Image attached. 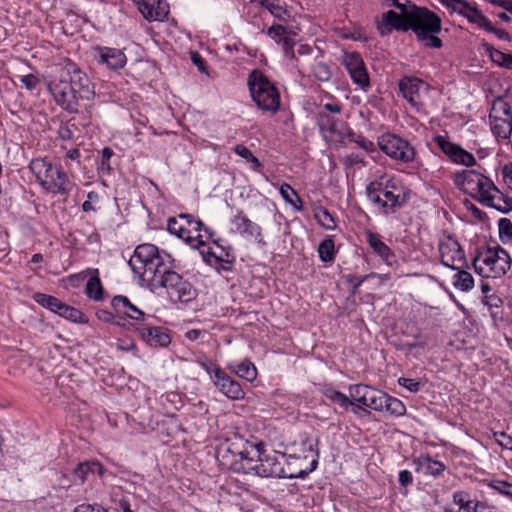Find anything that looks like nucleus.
Listing matches in <instances>:
<instances>
[{"label":"nucleus","mask_w":512,"mask_h":512,"mask_svg":"<svg viewBox=\"0 0 512 512\" xmlns=\"http://www.w3.org/2000/svg\"><path fill=\"white\" fill-rule=\"evenodd\" d=\"M129 265L139 277L140 285L152 292L165 288L170 298L179 302H189L196 296L191 283L174 271V258L153 244L138 245Z\"/></svg>","instance_id":"1"},{"label":"nucleus","mask_w":512,"mask_h":512,"mask_svg":"<svg viewBox=\"0 0 512 512\" xmlns=\"http://www.w3.org/2000/svg\"><path fill=\"white\" fill-rule=\"evenodd\" d=\"M406 18L398 17V14L389 10L383 13L381 22L377 23V30L380 35L389 34L393 29L407 32L412 30L419 42L424 43L426 47L441 48L442 40L437 34L442 29L441 18L426 7L417 5L410 6V10L405 12Z\"/></svg>","instance_id":"2"},{"label":"nucleus","mask_w":512,"mask_h":512,"mask_svg":"<svg viewBox=\"0 0 512 512\" xmlns=\"http://www.w3.org/2000/svg\"><path fill=\"white\" fill-rule=\"evenodd\" d=\"M366 194L371 202L392 212L403 206L409 196L407 189L396 178H382L370 182L366 187Z\"/></svg>","instance_id":"3"},{"label":"nucleus","mask_w":512,"mask_h":512,"mask_svg":"<svg viewBox=\"0 0 512 512\" xmlns=\"http://www.w3.org/2000/svg\"><path fill=\"white\" fill-rule=\"evenodd\" d=\"M31 172L43 189L54 195L67 196L74 187L62 169L43 158H35L29 164Z\"/></svg>","instance_id":"4"},{"label":"nucleus","mask_w":512,"mask_h":512,"mask_svg":"<svg viewBox=\"0 0 512 512\" xmlns=\"http://www.w3.org/2000/svg\"><path fill=\"white\" fill-rule=\"evenodd\" d=\"M512 259L500 245L487 246L477 250L473 259V267L477 274L484 278H501L511 268Z\"/></svg>","instance_id":"5"},{"label":"nucleus","mask_w":512,"mask_h":512,"mask_svg":"<svg viewBox=\"0 0 512 512\" xmlns=\"http://www.w3.org/2000/svg\"><path fill=\"white\" fill-rule=\"evenodd\" d=\"M247 85L257 107L264 112L276 114L281 107L280 93L276 85L261 71L253 70Z\"/></svg>","instance_id":"6"},{"label":"nucleus","mask_w":512,"mask_h":512,"mask_svg":"<svg viewBox=\"0 0 512 512\" xmlns=\"http://www.w3.org/2000/svg\"><path fill=\"white\" fill-rule=\"evenodd\" d=\"M285 455L277 454H265L261 455L260 463H258L257 475L259 477H277V478H304L308 473L312 472L317 466V460L311 462V468L309 470L300 469L299 472H288L284 466Z\"/></svg>","instance_id":"7"},{"label":"nucleus","mask_w":512,"mask_h":512,"mask_svg":"<svg viewBox=\"0 0 512 512\" xmlns=\"http://www.w3.org/2000/svg\"><path fill=\"white\" fill-rule=\"evenodd\" d=\"M378 146L383 153L396 161L409 163L414 160V147L395 134L386 133L380 136Z\"/></svg>","instance_id":"8"},{"label":"nucleus","mask_w":512,"mask_h":512,"mask_svg":"<svg viewBox=\"0 0 512 512\" xmlns=\"http://www.w3.org/2000/svg\"><path fill=\"white\" fill-rule=\"evenodd\" d=\"M47 88L52 95L55 103L63 110L69 113L78 112V97L77 93L71 87L68 81L61 76L58 71V77L50 80Z\"/></svg>","instance_id":"9"},{"label":"nucleus","mask_w":512,"mask_h":512,"mask_svg":"<svg viewBox=\"0 0 512 512\" xmlns=\"http://www.w3.org/2000/svg\"><path fill=\"white\" fill-rule=\"evenodd\" d=\"M59 66L61 76L71 84L73 90L79 94L81 98H88L89 95L93 93L89 77L76 63L66 58Z\"/></svg>","instance_id":"10"},{"label":"nucleus","mask_w":512,"mask_h":512,"mask_svg":"<svg viewBox=\"0 0 512 512\" xmlns=\"http://www.w3.org/2000/svg\"><path fill=\"white\" fill-rule=\"evenodd\" d=\"M454 183L463 192L478 201L491 185L492 180L475 170H463L461 173L455 174Z\"/></svg>","instance_id":"11"},{"label":"nucleus","mask_w":512,"mask_h":512,"mask_svg":"<svg viewBox=\"0 0 512 512\" xmlns=\"http://www.w3.org/2000/svg\"><path fill=\"white\" fill-rule=\"evenodd\" d=\"M264 444L262 442L245 445V450L237 459H232L229 468L236 473L257 475L258 463L263 455Z\"/></svg>","instance_id":"12"},{"label":"nucleus","mask_w":512,"mask_h":512,"mask_svg":"<svg viewBox=\"0 0 512 512\" xmlns=\"http://www.w3.org/2000/svg\"><path fill=\"white\" fill-rule=\"evenodd\" d=\"M385 392L364 384H357L350 388L352 402L358 408H370L382 412V400Z\"/></svg>","instance_id":"13"},{"label":"nucleus","mask_w":512,"mask_h":512,"mask_svg":"<svg viewBox=\"0 0 512 512\" xmlns=\"http://www.w3.org/2000/svg\"><path fill=\"white\" fill-rule=\"evenodd\" d=\"M341 62L353 83L361 89L367 90L370 86V79L361 55L358 52H345Z\"/></svg>","instance_id":"14"},{"label":"nucleus","mask_w":512,"mask_h":512,"mask_svg":"<svg viewBox=\"0 0 512 512\" xmlns=\"http://www.w3.org/2000/svg\"><path fill=\"white\" fill-rule=\"evenodd\" d=\"M204 260L211 266H214L218 272H229L232 270L235 255L230 246H223L218 241L213 243L203 254Z\"/></svg>","instance_id":"15"},{"label":"nucleus","mask_w":512,"mask_h":512,"mask_svg":"<svg viewBox=\"0 0 512 512\" xmlns=\"http://www.w3.org/2000/svg\"><path fill=\"white\" fill-rule=\"evenodd\" d=\"M91 53L98 65L109 70L122 69L127 63V57L121 49L97 45L91 48Z\"/></svg>","instance_id":"16"},{"label":"nucleus","mask_w":512,"mask_h":512,"mask_svg":"<svg viewBox=\"0 0 512 512\" xmlns=\"http://www.w3.org/2000/svg\"><path fill=\"white\" fill-rule=\"evenodd\" d=\"M439 253L441 264L451 268L458 269V264L465 263V253L457 240L448 236L439 243Z\"/></svg>","instance_id":"17"},{"label":"nucleus","mask_w":512,"mask_h":512,"mask_svg":"<svg viewBox=\"0 0 512 512\" xmlns=\"http://www.w3.org/2000/svg\"><path fill=\"white\" fill-rule=\"evenodd\" d=\"M213 384L229 399L244 398L245 393L240 383L229 376L220 366L213 367Z\"/></svg>","instance_id":"18"},{"label":"nucleus","mask_w":512,"mask_h":512,"mask_svg":"<svg viewBox=\"0 0 512 512\" xmlns=\"http://www.w3.org/2000/svg\"><path fill=\"white\" fill-rule=\"evenodd\" d=\"M434 142L453 162L465 166H473L476 163V160L471 153L467 152L459 145L450 142L444 136H436L434 138Z\"/></svg>","instance_id":"19"},{"label":"nucleus","mask_w":512,"mask_h":512,"mask_svg":"<svg viewBox=\"0 0 512 512\" xmlns=\"http://www.w3.org/2000/svg\"><path fill=\"white\" fill-rule=\"evenodd\" d=\"M478 201L504 214L512 211V198L501 192L493 182Z\"/></svg>","instance_id":"20"},{"label":"nucleus","mask_w":512,"mask_h":512,"mask_svg":"<svg viewBox=\"0 0 512 512\" xmlns=\"http://www.w3.org/2000/svg\"><path fill=\"white\" fill-rule=\"evenodd\" d=\"M134 327L141 339L151 347H167L171 343L168 330L163 327L152 325H135Z\"/></svg>","instance_id":"21"},{"label":"nucleus","mask_w":512,"mask_h":512,"mask_svg":"<svg viewBox=\"0 0 512 512\" xmlns=\"http://www.w3.org/2000/svg\"><path fill=\"white\" fill-rule=\"evenodd\" d=\"M231 223L237 233L247 239H254L258 243H263L261 227L250 220L242 210L237 209L231 219Z\"/></svg>","instance_id":"22"},{"label":"nucleus","mask_w":512,"mask_h":512,"mask_svg":"<svg viewBox=\"0 0 512 512\" xmlns=\"http://www.w3.org/2000/svg\"><path fill=\"white\" fill-rule=\"evenodd\" d=\"M421 89L426 90L425 83L417 77H403L399 81V90L402 96L413 106L419 107L421 104L420 93Z\"/></svg>","instance_id":"23"},{"label":"nucleus","mask_w":512,"mask_h":512,"mask_svg":"<svg viewBox=\"0 0 512 512\" xmlns=\"http://www.w3.org/2000/svg\"><path fill=\"white\" fill-rule=\"evenodd\" d=\"M138 9L148 21H162L169 13L165 0H139Z\"/></svg>","instance_id":"24"},{"label":"nucleus","mask_w":512,"mask_h":512,"mask_svg":"<svg viewBox=\"0 0 512 512\" xmlns=\"http://www.w3.org/2000/svg\"><path fill=\"white\" fill-rule=\"evenodd\" d=\"M111 306L117 313H122L132 320L143 321L146 318V314L132 304L126 296H114L111 300Z\"/></svg>","instance_id":"25"},{"label":"nucleus","mask_w":512,"mask_h":512,"mask_svg":"<svg viewBox=\"0 0 512 512\" xmlns=\"http://www.w3.org/2000/svg\"><path fill=\"white\" fill-rule=\"evenodd\" d=\"M366 240L373 250L386 264L392 265L395 259V254L391 249L381 240L379 234L367 231Z\"/></svg>","instance_id":"26"},{"label":"nucleus","mask_w":512,"mask_h":512,"mask_svg":"<svg viewBox=\"0 0 512 512\" xmlns=\"http://www.w3.org/2000/svg\"><path fill=\"white\" fill-rule=\"evenodd\" d=\"M316 119L317 125L322 133L329 132L335 136H338L345 123L323 111L317 113Z\"/></svg>","instance_id":"27"},{"label":"nucleus","mask_w":512,"mask_h":512,"mask_svg":"<svg viewBox=\"0 0 512 512\" xmlns=\"http://www.w3.org/2000/svg\"><path fill=\"white\" fill-rule=\"evenodd\" d=\"M455 12L467 18L469 22L477 24L480 28L488 25L489 19L475 5H471L466 0L463 1L461 8H457Z\"/></svg>","instance_id":"28"},{"label":"nucleus","mask_w":512,"mask_h":512,"mask_svg":"<svg viewBox=\"0 0 512 512\" xmlns=\"http://www.w3.org/2000/svg\"><path fill=\"white\" fill-rule=\"evenodd\" d=\"M250 441L243 440L239 435L234 434L233 437L228 438L226 443L221 446L219 453H222V457L226 458L230 454L233 459L239 458V456L245 450V445L249 444Z\"/></svg>","instance_id":"29"},{"label":"nucleus","mask_w":512,"mask_h":512,"mask_svg":"<svg viewBox=\"0 0 512 512\" xmlns=\"http://www.w3.org/2000/svg\"><path fill=\"white\" fill-rule=\"evenodd\" d=\"M73 474L81 483H84L90 478V475L98 474L99 476H102L103 467L98 461H85L83 463H79L74 468Z\"/></svg>","instance_id":"30"},{"label":"nucleus","mask_w":512,"mask_h":512,"mask_svg":"<svg viewBox=\"0 0 512 512\" xmlns=\"http://www.w3.org/2000/svg\"><path fill=\"white\" fill-rule=\"evenodd\" d=\"M500 118L512 120L511 105L505 97L499 96L494 99L489 113V119L499 121Z\"/></svg>","instance_id":"31"},{"label":"nucleus","mask_w":512,"mask_h":512,"mask_svg":"<svg viewBox=\"0 0 512 512\" xmlns=\"http://www.w3.org/2000/svg\"><path fill=\"white\" fill-rule=\"evenodd\" d=\"M229 369L238 377L243 378L248 382L254 381L257 377V369L249 360L231 363L229 365Z\"/></svg>","instance_id":"32"},{"label":"nucleus","mask_w":512,"mask_h":512,"mask_svg":"<svg viewBox=\"0 0 512 512\" xmlns=\"http://www.w3.org/2000/svg\"><path fill=\"white\" fill-rule=\"evenodd\" d=\"M418 467L425 474L437 477L441 475L445 471V465L438 461L432 459L430 456H422L418 458Z\"/></svg>","instance_id":"33"},{"label":"nucleus","mask_w":512,"mask_h":512,"mask_svg":"<svg viewBox=\"0 0 512 512\" xmlns=\"http://www.w3.org/2000/svg\"><path fill=\"white\" fill-rule=\"evenodd\" d=\"M252 2L259 3L262 7L266 8L275 18L281 21H286L290 15L284 3L280 0H251Z\"/></svg>","instance_id":"34"},{"label":"nucleus","mask_w":512,"mask_h":512,"mask_svg":"<svg viewBox=\"0 0 512 512\" xmlns=\"http://www.w3.org/2000/svg\"><path fill=\"white\" fill-rule=\"evenodd\" d=\"M383 411L393 416L400 417L406 413V407L402 401L385 393L384 399L382 400V412Z\"/></svg>","instance_id":"35"},{"label":"nucleus","mask_w":512,"mask_h":512,"mask_svg":"<svg viewBox=\"0 0 512 512\" xmlns=\"http://www.w3.org/2000/svg\"><path fill=\"white\" fill-rule=\"evenodd\" d=\"M491 131L498 139H509L512 134V120L500 118L499 121L489 119Z\"/></svg>","instance_id":"36"},{"label":"nucleus","mask_w":512,"mask_h":512,"mask_svg":"<svg viewBox=\"0 0 512 512\" xmlns=\"http://www.w3.org/2000/svg\"><path fill=\"white\" fill-rule=\"evenodd\" d=\"M462 265L458 266L457 273L453 276V286L461 291L467 292L474 287L473 276L461 269Z\"/></svg>","instance_id":"37"},{"label":"nucleus","mask_w":512,"mask_h":512,"mask_svg":"<svg viewBox=\"0 0 512 512\" xmlns=\"http://www.w3.org/2000/svg\"><path fill=\"white\" fill-rule=\"evenodd\" d=\"M59 316L75 323H86V315L77 308L61 303L57 313Z\"/></svg>","instance_id":"38"},{"label":"nucleus","mask_w":512,"mask_h":512,"mask_svg":"<svg viewBox=\"0 0 512 512\" xmlns=\"http://www.w3.org/2000/svg\"><path fill=\"white\" fill-rule=\"evenodd\" d=\"M33 300L41 305L42 307L50 310L53 313H57L62 301L55 296L48 295L41 292H36L32 295Z\"/></svg>","instance_id":"39"},{"label":"nucleus","mask_w":512,"mask_h":512,"mask_svg":"<svg viewBox=\"0 0 512 512\" xmlns=\"http://www.w3.org/2000/svg\"><path fill=\"white\" fill-rule=\"evenodd\" d=\"M322 394L329 400L337 403L340 407L347 409L349 405L353 404L352 401L342 392L334 389L333 387L326 386L321 389Z\"/></svg>","instance_id":"40"},{"label":"nucleus","mask_w":512,"mask_h":512,"mask_svg":"<svg viewBox=\"0 0 512 512\" xmlns=\"http://www.w3.org/2000/svg\"><path fill=\"white\" fill-rule=\"evenodd\" d=\"M280 194L287 203L294 207V209L297 211L302 210V200L289 184L284 183L281 185Z\"/></svg>","instance_id":"41"},{"label":"nucleus","mask_w":512,"mask_h":512,"mask_svg":"<svg viewBox=\"0 0 512 512\" xmlns=\"http://www.w3.org/2000/svg\"><path fill=\"white\" fill-rule=\"evenodd\" d=\"M486 51L489 53L491 60L501 67L512 69V54L505 53L492 46H487Z\"/></svg>","instance_id":"42"},{"label":"nucleus","mask_w":512,"mask_h":512,"mask_svg":"<svg viewBox=\"0 0 512 512\" xmlns=\"http://www.w3.org/2000/svg\"><path fill=\"white\" fill-rule=\"evenodd\" d=\"M315 219L317 222L327 230H334L336 228V222L331 213L323 207H319L315 210Z\"/></svg>","instance_id":"43"},{"label":"nucleus","mask_w":512,"mask_h":512,"mask_svg":"<svg viewBox=\"0 0 512 512\" xmlns=\"http://www.w3.org/2000/svg\"><path fill=\"white\" fill-rule=\"evenodd\" d=\"M319 257L323 262H331L335 257V244L331 238L320 242L318 247Z\"/></svg>","instance_id":"44"},{"label":"nucleus","mask_w":512,"mask_h":512,"mask_svg":"<svg viewBox=\"0 0 512 512\" xmlns=\"http://www.w3.org/2000/svg\"><path fill=\"white\" fill-rule=\"evenodd\" d=\"M178 238L184 240L186 243L193 247L203 245L204 242L200 239L201 234L193 235L188 224H183L179 232L175 235Z\"/></svg>","instance_id":"45"},{"label":"nucleus","mask_w":512,"mask_h":512,"mask_svg":"<svg viewBox=\"0 0 512 512\" xmlns=\"http://www.w3.org/2000/svg\"><path fill=\"white\" fill-rule=\"evenodd\" d=\"M85 291L87 296L91 299L96 301L102 299L103 287L100 279L98 277H91L86 284Z\"/></svg>","instance_id":"46"},{"label":"nucleus","mask_w":512,"mask_h":512,"mask_svg":"<svg viewBox=\"0 0 512 512\" xmlns=\"http://www.w3.org/2000/svg\"><path fill=\"white\" fill-rule=\"evenodd\" d=\"M313 76L321 82H328L332 77L330 66L324 62H317L312 68Z\"/></svg>","instance_id":"47"},{"label":"nucleus","mask_w":512,"mask_h":512,"mask_svg":"<svg viewBox=\"0 0 512 512\" xmlns=\"http://www.w3.org/2000/svg\"><path fill=\"white\" fill-rule=\"evenodd\" d=\"M499 237L503 243L512 240V221L508 218H501L498 221Z\"/></svg>","instance_id":"48"},{"label":"nucleus","mask_w":512,"mask_h":512,"mask_svg":"<svg viewBox=\"0 0 512 512\" xmlns=\"http://www.w3.org/2000/svg\"><path fill=\"white\" fill-rule=\"evenodd\" d=\"M233 151L240 156L241 158L245 159L248 162H251L254 165L255 169H258L261 167V163L258 160L257 157L253 155V153L244 145H236L233 147Z\"/></svg>","instance_id":"49"},{"label":"nucleus","mask_w":512,"mask_h":512,"mask_svg":"<svg viewBox=\"0 0 512 512\" xmlns=\"http://www.w3.org/2000/svg\"><path fill=\"white\" fill-rule=\"evenodd\" d=\"M183 224H188V214H180L177 218H169L167 222V229L169 233L176 235Z\"/></svg>","instance_id":"50"},{"label":"nucleus","mask_w":512,"mask_h":512,"mask_svg":"<svg viewBox=\"0 0 512 512\" xmlns=\"http://www.w3.org/2000/svg\"><path fill=\"white\" fill-rule=\"evenodd\" d=\"M490 486L499 493L508 496L512 499V483L504 480H493Z\"/></svg>","instance_id":"51"},{"label":"nucleus","mask_w":512,"mask_h":512,"mask_svg":"<svg viewBox=\"0 0 512 512\" xmlns=\"http://www.w3.org/2000/svg\"><path fill=\"white\" fill-rule=\"evenodd\" d=\"M99 202V194L95 191H90L87 194V200L82 204V210L84 212H95L97 211L96 204Z\"/></svg>","instance_id":"52"},{"label":"nucleus","mask_w":512,"mask_h":512,"mask_svg":"<svg viewBox=\"0 0 512 512\" xmlns=\"http://www.w3.org/2000/svg\"><path fill=\"white\" fill-rule=\"evenodd\" d=\"M398 384L412 393L418 392L421 388V383L419 381L406 377H400L398 379Z\"/></svg>","instance_id":"53"},{"label":"nucleus","mask_w":512,"mask_h":512,"mask_svg":"<svg viewBox=\"0 0 512 512\" xmlns=\"http://www.w3.org/2000/svg\"><path fill=\"white\" fill-rule=\"evenodd\" d=\"M267 34L277 43L280 44L279 39L284 38L287 35L286 28L280 24L272 25Z\"/></svg>","instance_id":"54"},{"label":"nucleus","mask_w":512,"mask_h":512,"mask_svg":"<svg viewBox=\"0 0 512 512\" xmlns=\"http://www.w3.org/2000/svg\"><path fill=\"white\" fill-rule=\"evenodd\" d=\"M483 29L489 33L494 34L500 40L511 41L510 34L506 32L504 29L494 27L490 20H488V25H485Z\"/></svg>","instance_id":"55"},{"label":"nucleus","mask_w":512,"mask_h":512,"mask_svg":"<svg viewBox=\"0 0 512 512\" xmlns=\"http://www.w3.org/2000/svg\"><path fill=\"white\" fill-rule=\"evenodd\" d=\"M493 436L497 444L500 445L502 448L512 450V437L510 435L502 431L494 432Z\"/></svg>","instance_id":"56"},{"label":"nucleus","mask_w":512,"mask_h":512,"mask_svg":"<svg viewBox=\"0 0 512 512\" xmlns=\"http://www.w3.org/2000/svg\"><path fill=\"white\" fill-rule=\"evenodd\" d=\"M21 83L27 90H34L40 83L39 78L34 74H28L20 77Z\"/></svg>","instance_id":"57"},{"label":"nucleus","mask_w":512,"mask_h":512,"mask_svg":"<svg viewBox=\"0 0 512 512\" xmlns=\"http://www.w3.org/2000/svg\"><path fill=\"white\" fill-rule=\"evenodd\" d=\"M97 318L104 323H112L121 326V322L116 320V317L109 311L101 309L96 312Z\"/></svg>","instance_id":"58"},{"label":"nucleus","mask_w":512,"mask_h":512,"mask_svg":"<svg viewBox=\"0 0 512 512\" xmlns=\"http://www.w3.org/2000/svg\"><path fill=\"white\" fill-rule=\"evenodd\" d=\"M342 142L345 138H348L350 142H355L359 134L355 133L346 123H344L340 133L337 136Z\"/></svg>","instance_id":"59"},{"label":"nucleus","mask_w":512,"mask_h":512,"mask_svg":"<svg viewBox=\"0 0 512 512\" xmlns=\"http://www.w3.org/2000/svg\"><path fill=\"white\" fill-rule=\"evenodd\" d=\"M279 41H280V44L282 45L285 55L293 58L294 57L293 47L295 45V41L291 37H288L287 35L284 38L279 39Z\"/></svg>","instance_id":"60"},{"label":"nucleus","mask_w":512,"mask_h":512,"mask_svg":"<svg viewBox=\"0 0 512 512\" xmlns=\"http://www.w3.org/2000/svg\"><path fill=\"white\" fill-rule=\"evenodd\" d=\"M112 155H113V151L110 148L106 147L102 150V159H101V166H100V170L102 172L110 171L109 160L112 157Z\"/></svg>","instance_id":"61"},{"label":"nucleus","mask_w":512,"mask_h":512,"mask_svg":"<svg viewBox=\"0 0 512 512\" xmlns=\"http://www.w3.org/2000/svg\"><path fill=\"white\" fill-rule=\"evenodd\" d=\"M398 481L402 487H407L413 483V475L409 470H401L398 474Z\"/></svg>","instance_id":"62"},{"label":"nucleus","mask_w":512,"mask_h":512,"mask_svg":"<svg viewBox=\"0 0 512 512\" xmlns=\"http://www.w3.org/2000/svg\"><path fill=\"white\" fill-rule=\"evenodd\" d=\"M188 226H190L192 234L197 235L200 234L201 230L204 228V223L201 220L194 219L188 214Z\"/></svg>","instance_id":"63"},{"label":"nucleus","mask_w":512,"mask_h":512,"mask_svg":"<svg viewBox=\"0 0 512 512\" xmlns=\"http://www.w3.org/2000/svg\"><path fill=\"white\" fill-rule=\"evenodd\" d=\"M74 512H107L99 505L81 504L75 508Z\"/></svg>","instance_id":"64"}]
</instances>
